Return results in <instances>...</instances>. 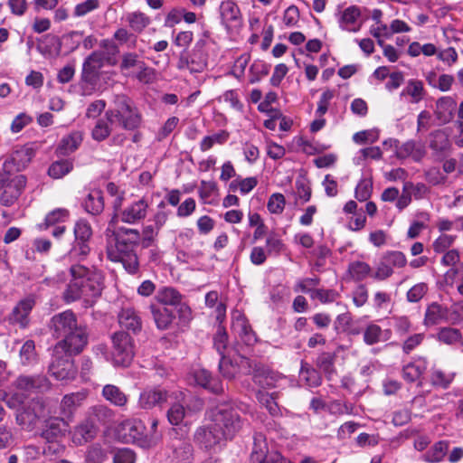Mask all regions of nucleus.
<instances>
[{
  "mask_svg": "<svg viewBox=\"0 0 463 463\" xmlns=\"http://www.w3.org/2000/svg\"><path fill=\"white\" fill-rule=\"evenodd\" d=\"M107 256L114 262H121L129 274H136L139 269V261L136 252L141 236L140 232L131 228H118V231L107 229Z\"/></svg>",
  "mask_w": 463,
  "mask_h": 463,
  "instance_id": "f257e3e1",
  "label": "nucleus"
},
{
  "mask_svg": "<svg viewBox=\"0 0 463 463\" xmlns=\"http://www.w3.org/2000/svg\"><path fill=\"white\" fill-rule=\"evenodd\" d=\"M71 279L63 292L67 303L82 298L92 302L100 296L103 289V277L100 272L83 265H72L70 269Z\"/></svg>",
  "mask_w": 463,
  "mask_h": 463,
  "instance_id": "f03ea898",
  "label": "nucleus"
},
{
  "mask_svg": "<svg viewBox=\"0 0 463 463\" xmlns=\"http://www.w3.org/2000/svg\"><path fill=\"white\" fill-rule=\"evenodd\" d=\"M52 325L57 338L61 337L55 345L72 354H80L88 344L89 334L86 326L78 320H53Z\"/></svg>",
  "mask_w": 463,
  "mask_h": 463,
  "instance_id": "7ed1b4c3",
  "label": "nucleus"
},
{
  "mask_svg": "<svg viewBox=\"0 0 463 463\" xmlns=\"http://www.w3.org/2000/svg\"><path fill=\"white\" fill-rule=\"evenodd\" d=\"M211 421L226 439H232L242 428L241 410L232 403H220L211 410Z\"/></svg>",
  "mask_w": 463,
  "mask_h": 463,
  "instance_id": "20e7f679",
  "label": "nucleus"
},
{
  "mask_svg": "<svg viewBox=\"0 0 463 463\" xmlns=\"http://www.w3.org/2000/svg\"><path fill=\"white\" fill-rule=\"evenodd\" d=\"M114 103L115 108L105 113L111 125H118L127 130L139 128L142 122L141 114L126 96H117Z\"/></svg>",
  "mask_w": 463,
  "mask_h": 463,
  "instance_id": "39448f33",
  "label": "nucleus"
},
{
  "mask_svg": "<svg viewBox=\"0 0 463 463\" xmlns=\"http://www.w3.org/2000/svg\"><path fill=\"white\" fill-rule=\"evenodd\" d=\"M78 354L63 349L61 345H55L52 360L49 365V372L57 380L67 381L74 379L77 374L74 356Z\"/></svg>",
  "mask_w": 463,
  "mask_h": 463,
  "instance_id": "423d86ee",
  "label": "nucleus"
},
{
  "mask_svg": "<svg viewBox=\"0 0 463 463\" xmlns=\"http://www.w3.org/2000/svg\"><path fill=\"white\" fill-rule=\"evenodd\" d=\"M105 54L100 52H92L83 62L81 73V92L88 96L92 94L99 80V71L103 67Z\"/></svg>",
  "mask_w": 463,
  "mask_h": 463,
  "instance_id": "0eeeda50",
  "label": "nucleus"
},
{
  "mask_svg": "<svg viewBox=\"0 0 463 463\" xmlns=\"http://www.w3.org/2000/svg\"><path fill=\"white\" fill-rule=\"evenodd\" d=\"M74 242L69 251V258L73 260H83L90 252L89 245L92 236V229L89 222L80 219L74 225Z\"/></svg>",
  "mask_w": 463,
  "mask_h": 463,
  "instance_id": "6e6552de",
  "label": "nucleus"
},
{
  "mask_svg": "<svg viewBox=\"0 0 463 463\" xmlns=\"http://www.w3.org/2000/svg\"><path fill=\"white\" fill-rule=\"evenodd\" d=\"M3 181L0 184V202L9 207L14 204L26 184V178L22 175H13L2 171Z\"/></svg>",
  "mask_w": 463,
  "mask_h": 463,
  "instance_id": "1a4fd4ad",
  "label": "nucleus"
},
{
  "mask_svg": "<svg viewBox=\"0 0 463 463\" xmlns=\"http://www.w3.org/2000/svg\"><path fill=\"white\" fill-rule=\"evenodd\" d=\"M239 372L241 371L244 374H251L254 383L260 386L266 388L274 385L276 376L274 373L264 364L250 360L245 356H240L238 361Z\"/></svg>",
  "mask_w": 463,
  "mask_h": 463,
  "instance_id": "9d476101",
  "label": "nucleus"
},
{
  "mask_svg": "<svg viewBox=\"0 0 463 463\" xmlns=\"http://www.w3.org/2000/svg\"><path fill=\"white\" fill-rule=\"evenodd\" d=\"M113 352L112 361L115 365L127 367L134 357V349L131 337L128 332H116L112 335Z\"/></svg>",
  "mask_w": 463,
  "mask_h": 463,
  "instance_id": "9b49d317",
  "label": "nucleus"
},
{
  "mask_svg": "<svg viewBox=\"0 0 463 463\" xmlns=\"http://www.w3.org/2000/svg\"><path fill=\"white\" fill-rule=\"evenodd\" d=\"M148 208L149 203L146 198L142 197L135 200L118 211L111 219L109 225L114 223L116 220L128 224H137L146 219Z\"/></svg>",
  "mask_w": 463,
  "mask_h": 463,
  "instance_id": "f8f14e48",
  "label": "nucleus"
},
{
  "mask_svg": "<svg viewBox=\"0 0 463 463\" xmlns=\"http://www.w3.org/2000/svg\"><path fill=\"white\" fill-rule=\"evenodd\" d=\"M158 420L153 419L147 428L142 420H135L129 427V436L142 447L155 446L161 439L157 431Z\"/></svg>",
  "mask_w": 463,
  "mask_h": 463,
  "instance_id": "ddd939ff",
  "label": "nucleus"
},
{
  "mask_svg": "<svg viewBox=\"0 0 463 463\" xmlns=\"http://www.w3.org/2000/svg\"><path fill=\"white\" fill-rule=\"evenodd\" d=\"M35 155L33 147L28 146H21L12 152L3 165V171L12 173L24 170L32 161Z\"/></svg>",
  "mask_w": 463,
  "mask_h": 463,
  "instance_id": "4468645a",
  "label": "nucleus"
},
{
  "mask_svg": "<svg viewBox=\"0 0 463 463\" xmlns=\"http://www.w3.org/2000/svg\"><path fill=\"white\" fill-rule=\"evenodd\" d=\"M222 24L230 32H236L242 26V16L237 4L232 0L222 1L220 5Z\"/></svg>",
  "mask_w": 463,
  "mask_h": 463,
  "instance_id": "2eb2a0df",
  "label": "nucleus"
},
{
  "mask_svg": "<svg viewBox=\"0 0 463 463\" xmlns=\"http://www.w3.org/2000/svg\"><path fill=\"white\" fill-rule=\"evenodd\" d=\"M339 28L349 33H357L363 25L361 10L356 5H350L336 14Z\"/></svg>",
  "mask_w": 463,
  "mask_h": 463,
  "instance_id": "dca6fc26",
  "label": "nucleus"
},
{
  "mask_svg": "<svg viewBox=\"0 0 463 463\" xmlns=\"http://www.w3.org/2000/svg\"><path fill=\"white\" fill-rule=\"evenodd\" d=\"M44 411L43 404L39 400H32L17 414L16 420L24 428L33 427Z\"/></svg>",
  "mask_w": 463,
  "mask_h": 463,
  "instance_id": "f3484780",
  "label": "nucleus"
},
{
  "mask_svg": "<svg viewBox=\"0 0 463 463\" xmlns=\"http://www.w3.org/2000/svg\"><path fill=\"white\" fill-rule=\"evenodd\" d=\"M194 440L206 449H213L226 438L217 430L211 421L208 426L199 427L194 433Z\"/></svg>",
  "mask_w": 463,
  "mask_h": 463,
  "instance_id": "a211bd4d",
  "label": "nucleus"
},
{
  "mask_svg": "<svg viewBox=\"0 0 463 463\" xmlns=\"http://www.w3.org/2000/svg\"><path fill=\"white\" fill-rule=\"evenodd\" d=\"M207 66L205 58L195 52L183 51L180 53L176 67L180 71H188L190 73H201Z\"/></svg>",
  "mask_w": 463,
  "mask_h": 463,
  "instance_id": "6ab92c4d",
  "label": "nucleus"
},
{
  "mask_svg": "<svg viewBox=\"0 0 463 463\" xmlns=\"http://www.w3.org/2000/svg\"><path fill=\"white\" fill-rule=\"evenodd\" d=\"M68 425L61 418H51L45 420L41 437L46 441H61L67 432Z\"/></svg>",
  "mask_w": 463,
  "mask_h": 463,
  "instance_id": "aec40b11",
  "label": "nucleus"
},
{
  "mask_svg": "<svg viewBox=\"0 0 463 463\" xmlns=\"http://www.w3.org/2000/svg\"><path fill=\"white\" fill-rule=\"evenodd\" d=\"M17 389L24 392L43 391L49 388V381L44 375H20L15 381Z\"/></svg>",
  "mask_w": 463,
  "mask_h": 463,
  "instance_id": "412c9836",
  "label": "nucleus"
},
{
  "mask_svg": "<svg viewBox=\"0 0 463 463\" xmlns=\"http://www.w3.org/2000/svg\"><path fill=\"white\" fill-rule=\"evenodd\" d=\"M168 392L165 389L154 388L144 391L139 397V405L145 410L160 406L167 401Z\"/></svg>",
  "mask_w": 463,
  "mask_h": 463,
  "instance_id": "4be33fe9",
  "label": "nucleus"
},
{
  "mask_svg": "<svg viewBox=\"0 0 463 463\" xmlns=\"http://www.w3.org/2000/svg\"><path fill=\"white\" fill-rule=\"evenodd\" d=\"M98 432L99 428L94 420L88 417L75 428L74 439L78 440L79 444L86 443L92 440Z\"/></svg>",
  "mask_w": 463,
  "mask_h": 463,
  "instance_id": "5701e85b",
  "label": "nucleus"
},
{
  "mask_svg": "<svg viewBox=\"0 0 463 463\" xmlns=\"http://www.w3.org/2000/svg\"><path fill=\"white\" fill-rule=\"evenodd\" d=\"M456 101L450 97H442L436 102L435 114L441 124L449 123L453 118Z\"/></svg>",
  "mask_w": 463,
  "mask_h": 463,
  "instance_id": "b1692460",
  "label": "nucleus"
},
{
  "mask_svg": "<svg viewBox=\"0 0 463 463\" xmlns=\"http://www.w3.org/2000/svg\"><path fill=\"white\" fill-rule=\"evenodd\" d=\"M232 329L245 345H251L257 342L256 334L248 320H232Z\"/></svg>",
  "mask_w": 463,
  "mask_h": 463,
  "instance_id": "393cba45",
  "label": "nucleus"
},
{
  "mask_svg": "<svg viewBox=\"0 0 463 463\" xmlns=\"http://www.w3.org/2000/svg\"><path fill=\"white\" fill-rule=\"evenodd\" d=\"M83 207L87 213L92 215H98L104 210V199L100 190H91L83 203Z\"/></svg>",
  "mask_w": 463,
  "mask_h": 463,
  "instance_id": "a878e982",
  "label": "nucleus"
},
{
  "mask_svg": "<svg viewBox=\"0 0 463 463\" xmlns=\"http://www.w3.org/2000/svg\"><path fill=\"white\" fill-rule=\"evenodd\" d=\"M82 141V136L80 132L75 131L68 136H65L61 138L58 147L57 152L60 155L67 156L72 152H74Z\"/></svg>",
  "mask_w": 463,
  "mask_h": 463,
  "instance_id": "bb28decb",
  "label": "nucleus"
},
{
  "mask_svg": "<svg viewBox=\"0 0 463 463\" xmlns=\"http://www.w3.org/2000/svg\"><path fill=\"white\" fill-rule=\"evenodd\" d=\"M424 154V149L421 146H417L413 141H407L398 146L395 155L398 158L412 157L415 161H419L423 157Z\"/></svg>",
  "mask_w": 463,
  "mask_h": 463,
  "instance_id": "cd10ccee",
  "label": "nucleus"
},
{
  "mask_svg": "<svg viewBox=\"0 0 463 463\" xmlns=\"http://www.w3.org/2000/svg\"><path fill=\"white\" fill-rule=\"evenodd\" d=\"M430 146L437 153L446 154L451 147L448 134L443 130L431 133Z\"/></svg>",
  "mask_w": 463,
  "mask_h": 463,
  "instance_id": "c85d7f7f",
  "label": "nucleus"
},
{
  "mask_svg": "<svg viewBox=\"0 0 463 463\" xmlns=\"http://www.w3.org/2000/svg\"><path fill=\"white\" fill-rule=\"evenodd\" d=\"M424 92L422 81L412 79L408 80L406 87L401 92V97L410 96L411 103H419L423 99Z\"/></svg>",
  "mask_w": 463,
  "mask_h": 463,
  "instance_id": "c756f323",
  "label": "nucleus"
},
{
  "mask_svg": "<svg viewBox=\"0 0 463 463\" xmlns=\"http://www.w3.org/2000/svg\"><path fill=\"white\" fill-rule=\"evenodd\" d=\"M175 458L181 462H189L193 458V446L185 439H177L173 443Z\"/></svg>",
  "mask_w": 463,
  "mask_h": 463,
  "instance_id": "7c9ffc66",
  "label": "nucleus"
},
{
  "mask_svg": "<svg viewBox=\"0 0 463 463\" xmlns=\"http://www.w3.org/2000/svg\"><path fill=\"white\" fill-rule=\"evenodd\" d=\"M265 436L262 433H256L253 438V447L250 453V462L263 458L270 455Z\"/></svg>",
  "mask_w": 463,
  "mask_h": 463,
  "instance_id": "2f4dec72",
  "label": "nucleus"
},
{
  "mask_svg": "<svg viewBox=\"0 0 463 463\" xmlns=\"http://www.w3.org/2000/svg\"><path fill=\"white\" fill-rule=\"evenodd\" d=\"M156 298L161 304L175 307V304L180 303L183 296L174 288L164 287L158 289Z\"/></svg>",
  "mask_w": 463,
  "mask_h": 463,
  "instance_id": "473e14b6",
  "label": "nucleus"
},
{
  "mask_svg": "<svg viewBox=\"0 0 463 463\" xmlns=\"http://www.w3.org/2000/svg\"><path fill=\"white\" fill-rule=\"evenodd\" d=\"M102 394L107 401L116 406H124L128 402L126 394L118 387L112 384L105 385Z\"/></svg>",
  "mask_w": 463,
  "mask_h": 463,
  "instance_id": "72a5a7b5",
  "label": "nucleus"
},
{
  "mask_svg": "<svg viewBox=\"0 0 463 463\" xmlns=\"http://www.w3.org/2000/svg\"><path fill=\"white\" fill-rule=\"evenodd\" d=\"M126 20L128 23L130 28L137 32L141 33L150 24V18L141 12H133L128 14Z\"/></svg>",
  "mask_w": 463,
  "mask_h": 463,
  "instance_id": "f704fd0d",
  "label": "nucleus"
},
{
  "mask_svg": "<svg viewBox=\"0 0 463 463\" xmlns=\"http://www.w3.org/2000/svg\"><path fill=\"white\" fill-rule=\"evenodd\" d=\"M449 443L447 441H439L435 443L424 455L426 461L436 463L440 461L448 452Z\"/></svg>",
  "mask_w": 463,
  "mask_h": 463,
  "instance_id": "c9c22d12",
  "label": "nucleus"
},
{
  "mask_svg": "<svg viewBox=\"0 0 463 463\" xmlns=\"http://www.w3.org/2000/svg\"><path fill=\"white\" fill-rule=\"evenodd\" d=\"M73 168V164L69 159H62L53 162L49 169L48 175L55 179H59L69 174Z\"/></svg>",
  "mask_w": 463,
  "mask_h": 463,
  "instance_id": "e433bc0d",
  "label": "nucleus"
},
{
  "mask_svg": "<svg viewBox=\"0 0 463 463\" xmlns=\"http://www.w3.org/2000/svg\"><path fill=\"white\" fill-rule=\"evenodd\" d=\"M88 392L81 391L66 394L61 401V408L63 411H68L70 413L79 407L82 402L87 398Z\"/></svg>",
  "mask_w": 463,
  "mask_h": 463,
  "instance_id": "4c0bfd02",
  "label": "nucleus"
},
{
  "mask_svg": "<svg viewBox=\"0 0 463 463\" xmlns=\"http://www.w3.org/2000/svg\"><path fill=\"white\" fill-rule=\"evenodd\" d=\"M89 418L94 420L95 424L96 422L106 424L113 420L114 412L105 405H97L91 408Z\"/></svg>",
  "mask_w": 463,
  "mask_h": 463,
  "instance_id": "58836bf2",
  "label": "nucleus"
},
{
  "mask_svg": "<svg viewBox=\"0 0 463 463\" xmlns=\"http://www.w3.org/2000/svg\"><path fill=\"white\" fill-rule=\"evenodd\" d=\"M114 126L110 124V121L106 117L99 119L91 132L93 139L96 141L105 140L112 132Z\"/></svg>",
  "mask_w": 463,
  "mask_h": 463,
  "instance_id": "ea45409f",
  "label": "nucleus"
},
{
  "mask_svg": "<svg viewBox=\"0 0 463 463\" xmlns=\"http://www.w3.org/2000/svg\"><path fill=\"white\" fill-rule=\"evenodd\" d=\"M219 370L223 377L232 380L239 373L238 361H233L222 354L219 363Z\"/></svg>",
  "mask_w": 463,
  "mask_h": 463,
  "instance_id": "a19ab883",
  "label": "nucleus"
},
{
  "mask_svg": "<svg viewBox=\"0 0 463 463\" xmlns=\"http://www.w3.org/2000/svg\"><path fill=\"white\" fill-rule=\"evenodd\" d=\"M34 306V298L32 296L26 297L21 299L13 308L12 315L14 318H26Z\"/></svg>",
  "mask_w": 463,
  "mask_h": 463,
  "instance_id": "79ce46f5",
  "label": "nucleus"
},
{
  "mask_svg": "<svg viewBox=\"0 0 463 463\" xmlns=\"http://www.w3.org/2000/svg\"><path fill=\"white\" fill-rule=\"evenodd\" d=\"M335 354L326 352L322 353L317 359V366L322 370L328 378L335 373Z\"/></svg>",
  "mask_w": 463,
  "mask_h": 463,
  "instance_id": "37998d69",
  "label": "nucleus"
},
{
  "mask_svg": "<svg viewBox=\"0 0 463 463\" xmlns=\"http://www.w3.org/2000/svg\"><path fill=\"white\" fill-rule=\"evenodd\" d=\"M258 181L255 177H247L244 179H235L229 184V190L235 192L240 190L241 194H247L257 185Z\"/></svg>",
  "mask_w": 463,
  "mask_h": 463,
  "instance_id": "c03bdc74",
  "label": "nucleus"
},
{
  "mask_svg": "<svg viewBox=\"0 0 463 463\" xmlns=\"http://www.w3.org/2000/svg\"><path fill=\"white\" fill-rule=\"evenodd\" d=\"M348 272L357 281L364 279L371 272V267L364 261H354L349 264Z\"/></svg>",
  "mask_w": 463,
  "mask_h": 463,
  "instance_id": "a18cd8bd",
  "label": "nucleus"
},
{
  "mask_svg": "<svg viewBox=\"0 0 463 463\" xmlns=\"http://www.w3.org/2000/svg\"><path fill=\"white\" fill-rule=\"evenodd\" d=\"M37 354L35 352V345L33 340H27L20 350V360L23 365H27L36 361Z\"/></svg>",
  "mask_w": 463,
  "mask_h": 463,
  "instance_id": "49530a36",
  "label": "nucleus"
},
{
  "mask_svg": "<svg viewBox=\"0 0 463 463\" xmlns=\"http://www.w3.org/2000/svg\"><path fill=\"white\" fill-rule=\"evenodd\" d=\"M70 213L65 208H57L50 212L44 220L45 227L54 226L59 223H62L68 220Z\"/></svg>",
  "mask_w": 463,
  "mask_h": 463,
  "instance_id": "de8ad7c7",
  "label": "nucleus"
},
{
  "mask_svg": "<svg viewBox=\"0 0 463 463\" xmlns=\"http://www.w3.org/2000/svg\"><path fill=\"white\" fill-rule=\"evenodd\" d=\"M457 239L456 235L441 233L432 243L433 250L436 253H442L449 250Z\"/></svg>",
  "mask_w": 463,
  "mask_h": 463,
  "instance_id": "09e8293b",
  "label": "nucleus"
},
{
  "mask_svg": "<svg viewBox=\"0 0 463 463\" xmlns=\"http://www.w3.org/2000/svg\"><path fill=\"white\" fill-rule=\"evenodd\" d=\"M256 398L261 405L266 407L272 416L279 414V408L275 402V398L271 394L259 391L256 392Z\"/></svg>",
  "mask_w": 463,
  "mask_h": 463,
  "instance_id": "8fccbe9b",
  "label": "nucleus"
},
{
  "mask_svg": "<svg viewBox=\"0 0 463 463\" xmlns=\"http://www.w3.org/2000/svg\"><path fill=\"white\" fill-rule=\"evenodd\" d=\"M228 344V335L222 326V320L218 324L217 332L213 338V345L220 355L225 354L224 351Z\"/></svg>",
  "mask_w": 463,
  "mask_h": 463,
  "instance_id": "3c124183",
  "label": "nucleus"
},
{
  "mask_svg": "<svg viewBox=\"0 0 463 463\" xmlns=\"http://www.w3.org/2000/svg\"><path fill=\"white\" fill-rule=\"evenodd\" d=\"M99 7V0H85L75 5L73 9L74 17H82L97 10Z\"/></svg>",
  "mask_w": 463,
  "mask_h": 463,
  "instance_id": "603ef678",
  "label": "nucleus"
},
{
  "mask_svg": "<svg viewBox=\"0 0 463 463\" xmlns=\"http://www.w3.org/2000/svg\"><path fill=\"white\" fill-rule=\"evenodd\" d=\"M65 451V446L61 441H46V445L43 449V456L52 460L61 457Z\"/></svg>",
  "mask_w": 463,
  "mask_h": 463,
  "instance_id": "864d4df0",
  "label": "nucleus"
},
{
  "mask_svg": "<svg viewBox=\"0 0 463 463\" xmlns=\"http://www.w3.org/2000/svg\"><path fill=\"white\" fill-rule=\"evenodd\" d=\"M159 229L155 225L149 224L143 227L140 232V241L143 248H148L153 245L156 237L157 236Z\"/></svg>",
  "mask_w": 463,
  "mask_h": 463,
  "instance_id": "5fc2aeb1",
  "label": "nucleus"
},
{
  "mask_svg": "<svg viewBox=\"0 0 463 463\" xmlns=\"http://www.w3.org/2000/svg\"><path fill=\"white\" fill-rule=\"evenodd\" d=\"M286 204L285 197L282 194H273L268 201V210L273 214H279L284 211Z\"/></svg>",
  "mask_w": 463,
  "mask_h": 463,
  "instance_id": "6e6d98bb",
  "label": "nucleus"
},
{
  "mask_svg": "<svg viewBox=\"0 0 463 463\" xmlns=\"http://www.w3.org/2000/svg\"><path fill=\"white\" fill-rule=\"evenodd\" d=\"M382 150L379 146H369L361 149L355 156L354 160L356 161L357 165H360L361 161H364L368 158L379 160L382 157Z\"/></svg>",
  "mask_w": 463,
  "mask_h": 463,
  "instance_id": "4d7b16f0",
  "label": "nucleus"
},
{
  "mask_svg": "<svg viewBox=\"0 0 463 463\" xmlns=\"http://www.w3.org/2000/svg\"><path fill=\"white\" fill-rule=\"evenodd\" d=\"M373 183L369 179H362L355 188V198L364 202L370 198L372 194Z\"/></svg>",
  "mask_w": 463,
  "mask_h": 463,
  "instance_id": "13d9d810",
  "label": "nucleus"
},
{
  "mask_svg": "<svg viewBox=\"0 0 463 463\" xmlns=\"http://www.w3.org/2000/svg\"><path fill=\"white\" fill-rule=\"evenodd\" d=\"M458 275L461 276L460 282L458 285V290L463 295V262L458 265V268H452L446 271L444 280L448 285H453Z\"/></svg>",
  "mask_w": 463,
  "mask_h": 463,
  "instance_id": "bf43d9fd",
  "label": "nucleus"
},
{
  "mask_svg": "<svg viewBox=\"0 0 463 463\" xmlns=\"http://www.w3.org/2000/svg\"><path fill=\"white\" fill-rule=\"evenodd\" d=\"M454 375V373L446 374L444 372L437 370L432 373L430 381L434 386H439L446 389L453 381Z\"/></svg>",
  "mask_w": 463,
  "mask_h": 463,
  "instance_id": "052dcab7",
  "label": "nucleus"
},
{
  "mask_svg": "<svg viewBox=\"0 0 463 463\" xmlns=\"http://www.w3.org/2000/svg\"><path fill=\"white\" fill-rule=\"evenodd\" d=\"M33 121V118L23 112L18 114L12 121L10 129L12 133L16 134L22 131L26 126Z\"/></svg>",
  "mask_w": 463,
  "mask_h": 463,
  "instance_id": "680f3d73",
  "label": "nucleus"
},
{
  "mask_svg": "<svg viewBox=\"0 0 463 463\" xmlns=\"http://www.w3.org/2000/svg\"><path fill=\"white\" fill-rule=\"evenodd\" d=\"M318 284L319 279L317 277L307 278L297 283L295 290L308 293L312 296V292L317 290L316 287L318 286Z\"/></svg>",
  "mask_w": 463,
  "mask_h": 463,
  "instance_id": "e2e57ef3",
  "label": "nucleus"
},
{
  "mask_svg": "<svg viewBox=\"0 0 463 463\" xmlns=\"http://www.w3.org/2000/svg\"><path fill=\"white\" fill-rule=\"evenodd\" d=\"M301 374L304 376V380L308 386L317 387L321 384L322 378L317 370L302 366Z\"/></svg>",
  "mask_w": 463,
  "mask_h": 463,
  "instance_id": "0e129e2a",
  "label": "nucleus"
},
{
  "mask_svg": "<svg viewBox=\"0 0 463 463\" xmlns=\"http://www.w3.org/2000/svg\"><path fill=\"white\" fill-rule=\"evenodd\" d=\"M217 190L216 184L213 181H202L199 187V194L204 203H210L211 197Z\"/></svg>",
  "mask_w": 463,
  "mask_h": 463,
  "instance_id": "69168bd1",
  "label": "nucleus"
},
{
  "mask_svg": "<svg viewBox=\"0 0 463 463\" xmlns=\"http://www.w3.org/2000/svg\"><path fill=\"white\" fill-rule=\"evenodd\" d=\"M184 417V408L179 403H175L167 411V419L172 425H178Z\"/></svg>",
  "mask_w": 463,
  "mask_h": 463,
  "instance_id": "338daca9",
  "label": "nucleus"
},
{
  "mask_svg": "<svg viewBox=\"0 0 463 463\" xmlns=\"http://www.w3.org/2000/svg\"><path fill=\"white\" fill-rule=\"evenodd\" d=\"M105 458V453L99 445L90 448L86 453V463H102Z\"/></svg>",
  "mask_w": 463,
  "mask_h": 463,
  "instance_id": "774afa93",
  "label": "nucleus"
}]
</instances>
